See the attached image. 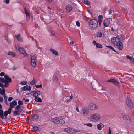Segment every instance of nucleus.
Returning a JSON list of instances; mask_svg holds the SVG:
<instances>
[{
    "instance_id": "obj_63",
    "label": "nucleus",
    "mask_w": 134,
    "mask_h": 134,
    "mask_svg": "<svg viewBox=\"0 0 134 134\" xmlns=\"http://www.w3.org/2000/svg\"><path fill=\"white\" fill-rule=\"evenodd\" d=\"M16 69V68L15 67H14L12 68L13 70H15Z\"/></svg>"
},
{
    "instance_id": "obj_49",
    "label": "nucleus",
    "mask_w": 134,
    "mask_h": 134,
    "mask_svg": "<svg viewBox=\"0 0 134 134\" xmlns=\"http://www.w3.org/2000/svg\"><path fill=\"white\" fill-rule=\"evenodd\" d=\"M76 25L77 26H79L80 25V24L79 22L78 21H77L76 22Z\"/></svg>"
},
{
    "instance_id": "obj_13",
    "label": "nucleus",
    "mask_w": 134,
    "mask_h": 134,
    "mask_svg": "<svg viewBox=\"0 0 134 134\" xmlns=\"http://www.w3.org/2000/svg\"><path fill=\"white\" fill-rule=\"evenodd\" d=\"M82 114L83 116H87L88 113V109L87 108H85L82 110Z\"/></svg>"
},
{
    "instance_id": "obj_39",
    "label": "nucleus",
    "mask_w": 134,
    "mask_h": 134,
    "mask_svg": "<svg viewBox=\"0 0 134 134\" xmlns=\"http://www.w3.org/2000/svg\"><path fill=\"white\" fill-rule=\"evenodd\" d=\"M84 4L87 5H89L90 4V2L87 0H84Z\"/></svg>"
},
{
    "instance_id": "obj_7",
    "label": "nucleus",
    "mask_w": 134,
    "mask_h": 134,
    "mask_svg": "<svg viewBox=\"0 0 134 134\" xmlns=\"http://www.w3.org/2000/svg\"><path fill=\"white\" fill-rule=\"evenodd\" d=\"M121 116L123 118V120L125 121L128 123L131 122V119L127 115H125L124 114H122Z\"/></svg>"
},
{
    "instance_id": "obj_24",
    "label": "nucleus",
    "mask_w": 134,
    "mask_h": 134,
    "mask_svg": "<svg viewBox=\"0 0 134 134\" xmlns=\"http://www.w3.org/2000/svg\"><path fill=\"white\" fill-rule=\"evenodd\" d=\"M34 100L35 101L37 102H42V100L38 96L35 98Z\"/></svg>"
},
{
    "instance_id": "obj_50",
    "label": "nucleus",
    "mask_w": 134,
    "mask_h": 134,
    "mask_svg": "<svg viewBox=\"0 0 134 134\" xmlns=\"http://www.w3.org/2000/svg\"><path fill=\"white\" fill-rule=\"evenodd\" d=\"M126 57L127 59H134V58H132V57H130L128 55H126Z\"/></svg>"
},
{
    "instance_id": "obj_22",
    "label": "nucleus",
    "mask_w": 134,
    "mask_h": 134,
    "mask_svg": "<svg viewBox=\"0 0 134 134\" xmlns=\"http://www.w3.org/2000/svg\"><path fill=\"white\" fill-rule=\"evenodd\" d=\"M21 106L18 105L15 107V109L18 111L20 110V112H23V110L21 108Z\"/></svg>"
},
{
    "instance_id": "obj_51",
    "label": "nucleus",
    "mask_w": 134,
    "mask_h": 134,
    "mask_svg": "<svg viewBox=\"0 0 134 134\" xmlns=\"http://www.w3.org/2000/svg\"><path fill=\"white\" fill-rule=\"evenodd\" d=\"M30 16H26V21H28L30 19Z\"/></svg>"
},
{
    "instance_id": "obj_47",
    "label": "nucleus",
    "mask_w": 134,
    "mask_h": 134,
    "mask_svg": "<svg viewBox=\"0 0 134 134\" xmlns=\"http://www.w3.org/2000/svg\"><path fill=\"white\" fill-rule=\"evenodd\" d=\"M0 82H2L3 83H4L5 79L3 78L0 77Z\"/></svg>"
},
{
    "instance_id": "obj_56",
    "label": "nucleus",
    "mask_w": 134,
    "mask_h": 134,
    "mask_svg": "<svg viewBox=\"0 0 134 134\" xmlns=\"http://www.w3.org/2000/svg\"><path fill=\"white\" fill-rule=\"evenodd\" d=\"M130 62L131 63H132L134 64V59H129Z\"/></svg>"
},
{
    "instance_id": "obj_27",
    "label": "nucleus",
    "mask_w": 134,
    "mask_h": 134,
    "mask_svg": "<svg viewBox=\"0 0 134 134\" xmlns=\"http://www.w3.org/2000/svg\"><path fill=\"white\" fill-rule=\"evenodd\" d=\"M36 82V79H34L33 80L31 81L30 82V84L32 85H35Z\"/></svg>"
},
{
    "instance_id": "obj_35",
    "label": "nucleus",
    "mask_w": 134,
    "mask_h": 134,
    "mask_svg": "<svg viewBox=\"0 0 134 134\" xmlns=\"http://www.w3.org/2000/svg\"><path fill=\"white\" fill-rule=\"evenodd\" d=\"M112 10H109V13L108 14V15H109V16H108V17H109L110 18L112 17L113 15L112 14Z\"/></svg>"
},
{
    "instance_id": "obj_11",
    "label": "nucleus",
    "mask_w": 134,
    "mask_h": 134,
    "mask_svg": "<svg viewBox=\"0 0 134 134\" xmlns=\"http://www.w3.org/2000/svg\"><path fill=\"white\" fill-rule=\"evenodd\" d=\"M17 104V102L15 100L12 101L10 103V107L9 109H10L12 110V109L14 108V107Z\"/></svg>"
},
{
    "instance_id": "obj_45",
    "label": "nucleus",
    "mask_w": 134,
    "mask_h": 134,
    "mask_svg": "<svg viewBox=\"0 0 134 134\" xmlns=\"http://www.w3.org/2000/svg\"><path fill=\"white\" fill-rule=\"evenodd\" d=\"M35 87L36 88H41L42 87V85L41 84L40 85H35Z\"/></svg>"
},
{
    "instance_id": "obj_64",
    "label": "nucleus",
    "mask_w": 134,
    "mask_h": 134,
    "mask_svg": "<svg viewBox=\"0 0 134 134\" xmlns=\"http://www.w3.org/2000/svg\"><path fill=\"white\" fill-rule=\"evenodd\" d=\"M52 0H47L48 2L50 3L51 2Z\"/></svg>"
},
{
    "instance_id": "obj_48",
    "label": "nucleus",
    "mask_w": 134,
    "mask_h": 134,
    "mask_svg": "<svg viewBox=\"0 0 134 134\" xmlns=\"http://www.w3.org/2000/svg\"><path fill=\"white\" fill-rule=\"evenodd\" d=\"M4 84V86L5 87H8V86L9 85V83L7 82H5Z\"/></svg>"
},
{
    "instance_id": "obj_5",
    "label": "nucleus",
    "mask_w": 134,
    "mask_h": 134,
    "mask_svg": "<svg viewBox=\"0 0 134 134\" xmlns=\"http://www.w3.org/2000/svg\"><path fill=\"white\" fill-rule=\"evenodd\" d=\"M15 47L16 49H17L21 53L23 54L24 56H26L27 55V54L25 52V50L23 48L20 47L18 46H16Z\"/></svg>"
},
{
    "instance_id": "obj_9",
    "label": "nucleus",
    "mask_w": 134,
    "mask_h": 134,
    "mask_svg": "<svg viewBox=\"0 0 134 134\" xmlns=\"http://www.w3.org/2000/svg\"><path fill=\"white\" fill-rule=\"evenodd\" d=\"M74 128L70 127H68L64 129V131L68 133L73 134Z\"/></svg>"
},
{
    "instance_id": "obj_1",
    "label": "nucleus",
    "mask_w": 134,
    "mask_h": 134,
    "mask_svg": "<svg viewBox=\"0 0 134 134\" xmlns=\"http://www.w3.org/2000/svg\"><path fill=\"white\" fill-rule=\"evenodd\" d=\"M121 35L114 37L112 38L111 41L114 46L117 47L120 50H121L123 47V45L121 40L122 39Z\"/></svg>"
},
{
    "instance_id": "obj_43",
    "label": "nucleus",
    "mask_w": 134,
    "mask_h": 134,
    "mask_svg": "<svg viewBox=\"0 0 134 134\" xmlns=\"http://www.w3.org/2000/svg\"><path fill=\"white\" fill-rule=\"evenodd\" d=\"M22 100H25V103H27L28 102L29 100V99L28 98H23V99Z\"/></svg>"
},
{
    "instance_id": "obj_54",
    "label": "nucleus",
    "mask_w": 134,
    "mask_h": 134,
    "mask_svg": "<svg viewBox=\"0 0 134 134\" xmlns=\"http://www.w3.org/2000/svg\"><path fill=\"white\" fill-rule=\"evenodd\" d=\"M0 87H1L2 88H3L4 87L3 84L0 83Z\"/></svg>"
},
{
    "instance_id": "obj_2",
    "label": "nucleus",
    "mask_w": 134,
    "mask_h": 134,
    "mask_svg": "<svg viewBox=\"0 0 134 134\" xmlns=\"http://www.w3.org/2000/svg\"><path fill=\"white\" fill-rule=\"evenodd\" d=\"M98 24V20L95 18H94L89 21L88 25L91 29L94 30L97 27Z\"/></svg>"
},
{
    "instance_id": "obj_33",
    "label": "nucleus",
    "mask_w": 134,
    "mask_h": 134,
    "mask_svg": "<svg viewBox=\"0 0 134 134\" xmlns=\"http://www.w3.org/2000/svg\"><path fill=\"white\" fill-rule=\"evenodd\" d=\"M63 119V118L62 119H59V124L60 123L61 124H65V121Z\"/></svg>"
},
{
    "instance_id": "obj_26",
    "label": "nucleus",
    "mask_w": 134,
    "mask_h": 134,
    "mask_svg": "<svg viewBox=\"0 0 134 134\" xmlns=\"http://www.w3.org/2000/svg\"><path fill=\"white\" fill-rule=\"evenodd\" d=\"M38 129V127L37 126H35L33 127L32 128H31V131L34 132L36 131H37Z\"/></svg>"
},
{
    "instance_id": "obj_36",
    "label": "nucleus",
    "mask_w": 134,
    "mask_h": 134,
    "mask_svg": "<svg viewBox=\"0 0 134 134\" xmlns=\"http://www.w3.org/2000/svg\"><path fill=\"white\" fill-rule=\"evenodd\" d=\"M81 131V130H77V129H75L74 128V132H73V134L74 133H79V132Z\"/></svg>"
},
{
    "instance_id": "obj_41",
    "label": "nucleus",
    "mask_w": 134,
    "mask_h": 134,
    "mask_svg": "<svg viewBox=\"0 0 134 134\" xmlns=\"http://www.w3.org/2000/svg\"><path fill=\"white\" fill-rule=\"evenodd\" d=\"M30 56L31 59H35L36 58L35 54L33 53H31Z\"/></svg>"
},
{
    "instance_id": "obj_32",
    "label": "nucleus",
    "mask_w": 134,
    "mask_h": 134,
    "mask_svg": "<svg viewBox=\"0 0 134 134\" xmlns=\"http://www.w3.org/2000/svg\"><path fill=\"white\" fill-rule=\"evenodd\" d=\"M5 89H3L2 90L1 88L0 89V94L2 95H4L5 94Z\"/></svg>"
},
{
    "instance_id": "obj_29",
    "label": "nucleus",
    "mask_w": 134,
    "mask_h": 134,
    "mask_svg": "<svg viewBox=\"0 0 134 134\" xmlns=\"http://www.w3.org/2000/svg\"><path fill=\"white\" fill-rule=\"evenodd\" d=\"M20 111H18V110H16L13 113V114L14 115V116H17L19 115L20 113H21V112H20Z\"/></svg>"
},
{
    "instance_id": "obj_53",
    "label": "nucleus",
    "mask_w": 134,
    "mask_h": 134,
    "mask_svg": "<svg viewBox=\"0 0 134 134\" xmlns=\"http://www.w3.org/2000/svg\"><path fill=\"white\" fill-rule=\"evenodd\" d=\"M4 73L3 72H1L0 73V76H4Z\"/></svg>"
},
{
    "instance_id": "obj_18",
    "label": "nucleus",
    "mask_w": 134,
    "mask_h": 134,
    "mask_svg": "<svg viewBox=\"0 0 134 134\" xmlns=\"http://www.w3.org/2000/svg\"><path fill=\"white\" fill-rule=\"evenodd\" d=\"M5 78V82H7L8 83L11 82L12 80L7 75H4V76Z\"/></svg>"
},
{
    "instance_id": "obj_40",
    "label": "nucleus",
    "mask_w": 134,
    "mask_h": 134,
    "mask_svg": "<svg viewBox=\"0 0 134 134\" xmlns=\"http://www.w3.org/2000/svg\"><path fill=\"white\" fill-rule=\"evenodd\" d=\"M25 13L26 15V16H30V14L29 12L25 10Z\"/></svg>"
},
{
    "instance_id": "obj_37",
    "label": "nucleus",
    "mask_w": 134,
    "mask_h": 134,
    "mask_svg": "<svg viewBox=\"0 0 134 134\" xmlns=\"http://www.w3.org/2000/svg\"><path fill=\"white\" fill-rule=\"evenodd\" d=\"M106 47L108 48H109L110 49H111L113 51L117 53L116 51L115 50H114V49L113 48V47L111 46H106Z\"/></svg>"
},
{
    "instance_id": "obj_20",
    "label": "nucleus",
    "mask_w": 134,
    "mask_h": 134,
    "mask_svg": "<svg viewBox=\"0 0 134 134\" xmlns=\"http://www.w3.org/2000/svg\"><path fill=\"white\" fill-rule=\"evenodd\" d=\"M97 129L99 130H102V128L104 127V125L102 123H100L97 125Z\"/></svg>"
},
{
    "instance_id": "obj_30",
    "label": "nucleus",
    "mask_w": 134,
    "mask_h": 134,
    "mask_svg": "<svg viewBox=\"0 0 134 134\" xmlns=\"http://www.w3.org/2000/svg\"><path fill=\"white\" fill-rule=\"evenodd\" d=\"M15 37H16L18 41H20L22 40L19 34H17L15 35Z\"/></svg>"
},
{
    "instance_id": "obj_19",
    "label": "nucleus",
    "mask_w": 134,
    "mask_h": 134,
    "mask_svg": "<svg viewBox=\"0 0 134 134\" xmlns=\"http://www.w3.org/2000/svg\"><path fill=\"white\" fill-rule=\"evenodd\" d=\"M59 118L58 117H55L53 118L52 120V121L55 124H59Z\"/></svg>"
},
{
    "instance_id": "obj_8",
    "label": "nucleus",
    "mask_w": 134,
    "mask_h": 134,
    "mask_svg": "<svg viewBox=\"0 0 134 134\" xmlns=\"http://www.w3.org/2000/svg\"><path fill=\"white\" fill-rule=\"evenodd\" d=\"M126 103L129 108H132V107L133 104L129 97H127L126 98Z\"/></svg>"
},
{
    "instance_id": "obj_42",
    "label": "nucleus",
    "mask_w": 134,
    "mask_h": 134,
    "mask_svg": "<svg viewBox=\"0 0 134 134\" xmlns=\"http://www.w3.org/2000/svg\"><path fill=\"white\" fill-rule=\"evenodd\" d=\"M27 83V82L26 81H24L21 82L20 84L23 85H26Z\"/></svg>"
},
{
    "instance_id": "obj_23",
    "label": "nucleus",
    "mask_w": 134,
    "mask_h": 134,
    "mask_svg": "<svg viewBox=\"0 0 134 134\" xmlns=\"http://www.w3.org/2000/svg\"><path fill=\"white\" fill-rule=\"evenodd\" d=\"M31 65L33 67H35L36 66V62L35 60V59H31Z\"/></svg>"
},
{
    "instance_id": "obj_58",
    "label": "nucleus",
    "mask_w": 134,
    "mask_h": 134,
    "mask_svg": "<svg viewBox=\"0 0 134 134\" xmlns=\"http://www.w3.org/2000/svg\"><path fill=\"white\" fill-rule=\"evenodd\" d=\"M54 81H57L58 80V78L57 76H55L54 77Z\"/></svg>"
},
{
    "instance_id": "obj_62",
    "label": "nucleus",
    "mask_w": 134,
    "mask_h": 134,
    "mask_svg": "<svg viewBox=\"0 0 134 134\" xmlns=\"http://www.w3.org/2000/svg\"><path fill=\"white\" fill-rule=\"evenodd\" d=\"M76 110L78 112H80V111L79 110V109H78V107H76Z\"/></svg>"
},
{
    "instance_id": "obj_21",
    "label": "nucleus",
    "mask_w": 134,
    "mask_h": 134,
    "mask_svg": "<svg viewBox=\"0 0 134 134\" xmlns=\"http://www.w3.org/2000/svg\"><path fill=\"white\" fill-rule=\"evenodd\" d=\"M66 9L68 12H70L72 9V8L70 5H68L66 7Z\"/></svg>"
},
{
    "instance_id": "obj_10",
    "label": "nucleus",
    "mask_w": 134,
    "mask_h": 134,
    "mask_svg": "<svg viewBox=\"0 0 134 134\" xmlns=\"http://www.w3.org/2000/svg\"><path fill=\"white\" fill-rule=\"evenodd\" d=\"M30 94L31 95L35 97L40 94V92L39 91L36 90L31 92Z\"/></svg>"
},
{
    "instance_id": "obj_14",
    "label": "nucleus",
    "mask_w": 134,
    "mask_h": 134,
    "mask_svg": "<svg viewBox=\"0 0 134 134\" xmlns=\"http://www.w3.org/2000/svg\"><path fill=\"white\" fill-rule=\"evenodd\" d=\"M103 16L101 15H99L98 17V23L99 26L100 27L101 23L103 19Z\"/></svg>"
},
{
    "instance_id": "obj_31",
    "label": "nucleus",
    "mask_w": 134,
    "mask_h": 134,
    "mask_svg": "<svg viewBox=\"0 0 134 134\" xmlns=\"http://www.w3.org/2000/svg\"><path fill=\"white\" fill-rule=\"evenodd\" d=\"M7 54L11 55L12 57H14L15 56V54L14 52L10 51L9 52L7 53Z\"/></svg>"
},
{
    "instance_id": "obj_4",
    "label": "nucleus",
    "mask_w": 134,
    "mask_h": 134,
    "mask_svg": "<svg viewBox=\"0 0 134 134\" xmlns=\"http://www.w3.org/2000/svg\"><path fill=\"white\" fill-rule=\"evenodd\" d=\"M107 17V18H106L103 21V25L104 27H105L109 26L110 23V20L109 19H110L111 18L108 16Z\"/></svg>"
},
{
    "instance_id": "obj_44",
    "label": "nucleus",
    "mask_w": 134,
    "mask_h": 134,
    "mask_svg": "<svg viewBox=\"0 0 134 134\" xmlns=\"http://www.w3.org/2000/svg\"><path fill=\"white\" fill-rule=\"evenodd\" d=\"M18 105H19L20 106L23 105V102L20 100H18Z\"/></svg>"
},
{
    "instance_id": "obj_55",
    "label": "nucleus",
    "mask_w": 134,
    "mask_h": 134,
    "mask_svg": "<svg viewBox=\"0 0 134 134\" xmlns=\"http://www.w3.org/2000/svg\"><path fill=\"white\" fill-rule=\"evenodd\" d=\"M108 134H111V130L110 127L108 130Z\"/></svg>"
},
{
    "instance_id": "obj_59",
    "label": "nucleus",
    "mask_w": 134,
    "mask_h": 134,
    "mask_svg": "<svg viewBox=\"0 0 134 134\" xmlns=\"http://www.w3.org/2000/svg\"><path fill=\"white\" fill-rule=\"evenodd\" d=\"M92 43L94 45H96V42L95 40H93L92 42Z\"/></svg>"
},
{
    "instance_id": "obj_17",
    "label": "nucleus",
    "mask_w": 134,
    "mask_h": 134,
    "mask_svg": "<svg viewBox=\"0 0 134 134\" xmlns=\"http://www.w3.org/2000/svg\"><path fill=\"white\" fill-rule=\"evenodd\" d=\"M38 115L36 114H33L32 117V119L33 121L36 120L37 121L38 118Z\"/></svg>"
},
{
    "instance_id": "obj_28",
    "label": "nucleus",
    "mask_w": 134,
    "mask_h": 134,
    "mask_svg": "<svg viewBox=\"0 0 134 134\" xmlns=\"http://www.w3.org/2000/svg\"><path fill=\"white\" fill-rule=\"evenodd\" d=\"M0 118L2 119H4L3 111L2 109H0Z\"/></svg>"
},
{
    "instance_id": "obj_34",
    "label": "nucleus",
    "mask_w": 134,
    "mask_h": 134,
    "mask_svg": "<svg viewBox=\"0 0 134 134\" xmlns=\"http://www.w3.org/2000/svg\"><path fill=\"white\" fill-rule=\"evenodd\" d=\"M96 48H102V45L98 43H96Z\"/></svg>"
},
{
    "instance_id": "obj_12",
    "label": "nucleus",
    "mask_w": 134,
    "mask_h": 134,
    "mask_svg": "<svg viewBox=\"0 0 134 134\" xmlns=\"http://www.w3.org/2000/svg\"><path fill=\"white\" fill-rule=\"evenodd\" d=\"M12 110L10 109H8V110L7 111H5L4 113H3V116L4 117V119H6V117L8 115V114H10L11 113Z\"/></svg>"
},
{
    "instance_id": "obj_25",
    "label": "nucleus",
    "mask_w": 134,
    "mask_h": 134,
    "mask_svg": "<svg viewBox=\"0 0 134 134\" xmlns=\"http://www.w3.org/2000/svg\"><path fill=\"white\" fill-rule=\"evenodd\" d=\"M50 51L53 54L55 55H58V52L52 49H50Z\"/></svg>"
},
{
    "instance_id": "obj_6",
    "label": "nucleus",
    "mask_w": 134,
    "mask_h": 134,
    "mask_svg": "<svg viewBox=\"0 0 134 134\" xmlns=\"http://www.w3.org/2000/svg\"><path fill=\"white\" fill-rule=\"evenodd\" d=\"M88 106L89 109L91 110H95L99 108L98 106L93 103H90Z\"/></svg>"
},
{
    "instance_id": "obj_16",
    "label": "nucleus",
    "mask_w": 134,
    "mask_h": 134,
    "mask_svg": "<svg viewBox=\"0 0 134 134\" xmlns=\"http://www.w3.org/2000/svg\"><path fill=\"white\" fill-rule=\"evenodd\" d=\"M31 87L27 85L24 86L23 87L21 88V90L23 91H29L31 90Z\"/></svg>"
},
{
    "instance_id": "obj_57",
    "label": "nucleus",
    "mask_w": 134,
    "mask_h": 134,
    "mask_svg": "<svg viewBox=\"0 0 134 134\" xmlns=\"http://www.w3.org/2000/svg\"><path fill=\"white\" fill-rule=\"evenodd\" d=\"M13 98L11 97H9L8 99V100L9 101H10L12 100Z\"/></svg>"
},
{
    "instance_id": "obj_61",
    "label": "nucleus",
    "mask_w": 134,
    "mask_h": 134,
    "mask_svg": "<svg viewBox=\"0 0 134 134\" xmlns=\"http://www.w3.org/2000/svg\"><path fill=\"white\" fill-rule=\"evenodd\" d=\"M5 2L6 3L8 4L9 2V0H5Z\"/></svg>"
},
{
    "instance_id": "obj_3",
    "label": "nucleus",
    "mask_w": 134,
    "mask_h": 134,
    "mask_svg": "<svg viewBox=\"0 0 134 134\" xmlns=\"http://www.w3.org/2000/svg\"><path fill=\"white\" fill-rule=\"evenodd\" d=\"M100 115L97 113L92 114L90 117V120L93 122L97 121L100 120Z\"/></svg>"
},
{
    "instance_id": "obj_52",
    "label": "nucleus",
    "mask_w": 134,
    "mask_h": 134,
    "mask_svg": "<svg viewBox=\"0 0 134 134\" xmlns=\"http://www.w3.org/2000/svg\"><path fill=\"white\" fill-rule=\"evenodd\" d=\"M71 101V100L70 99L67 98L66 100H65V102H69Z\"/></svg>"
},
{
    "instance_id": "obj_60",
    "label": "nucleus",
    "mask_w": 134,
    "mask_h": 134,
    "mask_svg": "<svg viewBox=\"0 0 134 134\" xmlns=\"http://www.w3.org/2000/svg\"><path fill=\"white\" fill-rule=\"evenodd\" d=\"M3 100V98L1 97H0V102H2Z\"/></svg>"
},
{
    "instance_id": "obj_38",
    "label": "nucleus",
    "mask_w": 134,
    "mask_h": 134,
    "mask_svg": "<svg viewBox=\"0 0 134 134\" xmlns=\"http://www.w3.org/2000/svg\"><path fill=\"white\" fill-rule=\"evenodd\" d=\"M102 34L100 32H99L97 33L96 35L98 37H100L102 36Z\"/></svg>"
},
{
    "instance_id": "obj_46",
    "label": "nucleus",
    "mask_w": 134,
    "mask_h": 134,
    "mask_svg": "<svg viewBox=\"0 0 134 134\" xmlns=\"http://www.w3.org/2000/svg\"><path fill=\"white\" fill-rule=\"evenodd\" d=\"M84 124L90 127H91L92 126V124L91 123H85Z\"/></svg>"
},
{
    "instance_id": "obj_15",
    "label": "nucleus",
    "mask_w": 134,
    "mask_h": 134,
    "mask_svg": "<svg viewBox=\"0 0 134 134\" xmlns=\"http://www.w3.org/2000/svg\"><path fill=\"white\" fill-rule=\"evenodd\" d=\"M108 82H110L113 83L115 85L119 86V82L115 79H111L107 81Z\"/></svg>"
}]
</instances>
